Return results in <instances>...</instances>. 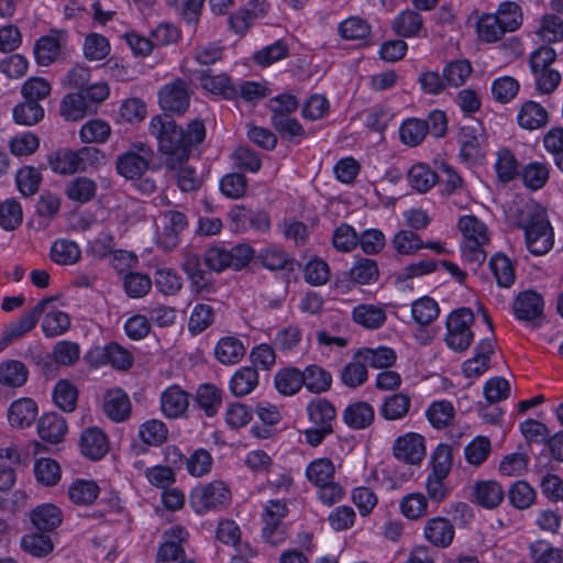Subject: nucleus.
<instances>
[{"label":"nucleus","mask_w":563,"mask_h":563,"mask_svg":"<svg viewBox=\"0 0 563 563\" xmlns=\"http://www.w3.org/2000/svg\"><path fill=\"white\" fill-rule=\"evenodd\" d=\"M150 133L158 142V151L164 156L166 169L175 172L177 185L181 191L198 189L200 183L194 168L188 167L191 148L200 144L206 136V128L201 120H192L186 130L173 118L154 117L150 123Z\"/></svg>","instance_id":"obj_1"},{"label":"nucleus","mask_w":563,"mask_h":563,"mask_svg":"<svg viewBox=\"0 0 563 563\" xmlns=\"http://www.w3.org/2000/svg\"><path fill=\"white\" fill-rule=\"evenodd\" d=\"M519 227L525 231L526 245L532 254L543 255L552 249L553 230L545 210L534 208Z\"/></svg>","instance_id":"obj_2"},{"label":"nucleus","mask_w":563,"mask_h":563,"mask_svg":"<svg viewBox=\"0 0 563 563\" xmlns=\"http://www.w3.org/2000/svg\"><path fill=\"white\" fill-rule=\"evenodd\" d=\"M253 253L247 244H239L231 250L213 246L205 252L203 262L208 268L218 273L227 268L241 269L250 263Z\"/></svg>","instance_id":"obj_3"},{"label":"nucleus","mask_w":563,"mask_h":563,"mask_svg":"<svg viewBox=\"0 0 563 563\" xmlns=\"http://www.w3.org/2000/svg\"><path fill=\"white\" fill-rule=\"evenodd\" d=\"M474 322V314L468 308L454 310L446 320L445 342L455 352H465L473 342L474 334L471 324Z\"/></svg>","instance_id":"obj_4"},{"label":"nucleus","mask_w":563,"mask_h":563,"mask_svg":"<svg viewBox=\"0 0 563 563\" xmlns=\"http://www.w3.org/2000/svg\"><path fill=\"white\" fill-rule=\"evenodd\" d=\"M153 157L154 152L148 145L134 144L131 150L118 156L117 170L126 179H140L148 170Z\"/></svg>","instance_id":"obj_5"},{"label":"nucleus","mask_w":563,"mask_h":563,"mask_svg":"<svg viewBox=\"0 0 563 563\" xmlns=\"http://www.w3.org/2000/svg\"><path fill=\"white\" fill-rule=\"evenodd\" d=\"M230 498L231 493L224 483L214 481L194 488L189 496V503L197 514H203L228 504Z\"/></svg>","instance_id":"obj_6"},{"label":"nucleus","mask_w":563,"mask_h":563,"mask_svg":"<svg viewBox=\"0 0 563 563\" xmlns=\"http://www.w3.org/2000/svg\"><path fill=\"white\" fill-rule=\"evenodd\" d=\"M159 104L166 112L163 117L170 114H184L189 108L190 93L187 84L183 79H176L165 85L158 93Z\"/></svg>","instance_id":"obj_7"},{"label":"nucleus","mask_w":563,"mask_h":563,"mask_svg":"<svg viewBox=\"0 0 563 563\" xmlns=\"http://www.w3.org/2000/svg\"><path fill=\"white\" fill-rule=\"evenodd\" d=\"M288 508L283 500H269L263 512V537L272 545L280 543L285 538V529L282 525L287 516Z\"/></svg>","instance_id":"obj_8"},{"label":"nucleus","mask_w":563,"mask_h":563,"mask_svg":"<svg viewBox=\"0 0 563 563\" xmlns=\"http://www.w3.org/2000/svg\"><path fill=\"white\" fill-rule=\"evenodd\" d=\"M393 454L406 464H420L426 456L424 438L415 432L398 437L393 445Z\"/></svg>","instance_id":"obj_9"},{"label":"nucleus","mask_w":563,"mask_h":563,"mask_svg":"<svg viewBox=\"0 0 563 563\" xmlns=\"http://www.w3.org/2000/svg\"><path fill=\"white\" fill-rule=\"evenodd\" d=\"M54 299V297L43 298L31 311L24 312L19 320L10 323L3 332V339L11 342L32 331L41 314L46 312L47 306Z\"/></svg>","instance_id":"obj_10"},{"label":"nucleus","mask_w":563,"mask_h":563,"mask_svg":"<svg viewBox=\"0 0 563 563\" xmlns=\"http://www.w3.org/2000/svg\"><path fill=\"white\" fill-rule=\"evenodd\" d=\"M246 347L235 335L222 336L214 346V358L225 366L239 364L245 356Z\"/></svg>","instance_id":"obj_11"},{"label":"nucleus","mask_w":563,"mask_h":563,"mask_svg":"<svg viewBox=\"0 0 563 563\" xmlns=\"http://www.w3.org/2000/svg\"><path fill=\"white\" fill-rule=\"evenodd\" d=\"M454 527L448 518L434 517L427 520L424 538L437 548H448L454 539Z\"/></svg>","instance_id":"obj_12"},{"label":"nucleus","mask_w":563,"mask_h":563,"mask_svg":"<svg viewBox=\"0 0 563 563\" xmlns=\"http://www.w3.org/2000/svg\"><path fill=\"white\" fill-rule=\"evenodd\" d=\"M81 453L90 460L102 459L109 451L108 438L97 427L86 429L79 440Z\"/></svg>","instance_id":"obj_13"},{"label":"nucleus","mask_w":563,"mask_h":563,"mask_svg":"<svg viewBox=\"0 0 563 563\" xmlns=\"http://www.w3.org/2000/svg\"><path fill=\"white\" fill-rule=\"evenodd\" d=\"M514 312L517 319L533 321L543 312V299L533 290L520 292L514 302Z\"/></svg>","instance_id":"obj_14"},{"label":"nucleus","mask_w":563,"mask_h":563,"mask_svg":"<svg viewBox=\"0 0 563 563\" xmlns=\"http://www.w3.org/2000/svg\"><path fill=\"white\" fill-rule=\"evenodd\" d=\"M129 396L120 388L108 390L103 399V411L108 418L115 422L126 420L131 415Z\"/></svg>","instance_id":"obj_15"},{"label":"nucleus","mask_w":563,"mask_h":563,"mask_svg":"<svg viewBox=\"0 0 563 563\" xmlns=\"http://www.w3.org/2000/svg\"><path fill=\"white\" fill-rule=\"evenodd\" d=\"M548 120L549 115L545 108L532 100L523 102L517 114V121L520 128L529 131L545 126Z\"/></svg>","instance_id":"obj_16"},{"label":"nucleus","mask_w":563,"mask_h":563,"mask_svg":"<svg viewBox=\"0 0 563 563\" xmlns=\"http://www.w3.org/2000/svg\"><path fill=\"white\" fill-rule=\"evenodd\" d=\"M181 267L198 292L210 291V275L202 268V263L198 254L191 252L186 253Z\"/></svg>","instance_id":"obj_17"},{"label":"nucleus","mask_w":563,"mask_h":563,"mask_svg":"<svg viewBox=\"0 0 563 563\" xmlns=\"http://www.w3.org/2000/svg\"><path fill=\"white\" fill-rule=\"evenodd\" d=\"M67 432L66 420L57 413H47L41 417L37 423L40 438L48 443H59Z\"/></svg>","instance_id":"obj_18"},{"label":"nucleus","mask_w":563,"mask_h":563,"mask_svg":"<svg viewBox=\"0 0 563 563\" xmlns=\"http://www.w3.org/2000/svg\"><path fill=\"white\" fill-rule=\"evenodd\" d=\"M30 519L37 531L49 532L62 523V511L52 504H43L30 512Z\"/></svg>","instance_id":"obj_19"},{"label":"nucleus","mask_w":563,"mask_h":563,"mask_svg":"<svg viewBox=\"0 0 563 563\" xmlns=\"http://www.w3.org/2000/svg\"><path fill=\"white\" fill-rule=\"evenodd\" d=\"M173 540L161 544L157 551L156 563H179L185 558L181 541L187 537V531L181 527L172 529Z\"/></svg>","instance_id":"obj_20"},{"label":"nucleus","mask_w":563,"mask_h":563,"mask_svg":"<svg viewBox=\"0 0 563 563\" xmlns=\"http://www.w3.org/2000/svg\"><path fill=\"white\" fill-rule=\"evenodd\" d=\"M459 143L461 145L460 157L464 162L474 164L483 156L478 139V129L476 126H462L459 133Z\"/></svg>","instance_id":"obj_21"},{"label":"nucleus","mask_w":563,"mask_h":563,"mask_svg":"<svg viewBox=\"0 0 563 563\" xmlns=\"http://www.w3.org/2000/svg\"><path fill=\"white\" fill-rule=\"evenodd\" d=\"M189 405V395L178 386L167 388L161 398L164 415L168 418L183 416Z\"/></svg>","instance_id":"obj_22"},{"label":"nucleus","mask_w":563,"mask_h":563,"mask_svg":"<svg viewBox=\"0 0 563 563\" xmlns=\"http://www.w3.org/2000/svg\"><path fill=\"white\" fill-rule=\"evenodd\" d=\"M37 415V406L31 398H21L11 404L8 419L12 427H30Z\"/></svg>","instance_id":"obj_23"},{"label":"nucleus","mask_w":563,"mask_h":563,"mask_svg":"<svg viewBox=\"0 0 563 563\" xmlns=\"http://www.w3.org/2000/svg\"><path fill=\"white\" fill-rule=\"evenodd\" d=\"M374 416V409L368 402L357 401L346 407L343 420L350 428L361 430L372 424Z\"/></svg>","instance_id":"obj_24"},{"label":"nucleus","mask_w":563,"mask_h":563,"mask_svg":"<svg viewBox=\"0 0 563 563\" xmlns=\"http://www.w3.org/2000/svg\"><path fill=\"white\" fill-rule=\"evenodd\" d=\"M476 503L485 508L497 507L504 499V490L495 481H482L473 486Z\"/></svg>","instance_id":"obj_25"},{"label":"nucleus","mask_w":563,"mask_h":563,"mask_svg":"<svg viewBox=\"0 0 563 563\" xmlns=\"http://www.w3.org/2000/svg\"><path fill=\"white\" fill-rule=\"evenodd\" d=\"M258 385V373L254 366L239 368L230 380V390L235 397L251 394Z\"/></svg>","instance_id":"obj_26"},{"label":"nucleus","mask_w":563,"mask_h":563,"mask_svg":"<svg viewBox=\"0 0 563 563\" xmlns=\"http://www.w3.org/2000/svg\"><path fill=\"white\" fill-rule=\"evenodd\" d=\"M197 78L203 89L210 91L213 95H221L224 98H234L238 96V89L231 84L229 76L221 74L217 76H210L206 71H196Z\"/></svg>","instance_id":"obj_27"},{"label":"nucleus","mask_w":563,"mask_h":563,"mask_svg":"<svg viewBox=\"0 0 563 563\" xmlns=\"http://www.w3.org/2000/svg\"><path fill=\"white\" fill-rule=\"evenodd\" d=\"M410 406V397L407 394L397 393L384 399L379 413L388 421L400 420L407 416Z\"/></svg>","instance_id":"obj_28"},{"label":"nucleus","mask_w":563,"mask_h":563,"mask_svg":"<svg viewBox=\"0 0 563 563\" xmlns=\"http://www.w3.org/2000/svg\"><path fill=\"white\" fill-rule=\"evenodd\" d=\"M90 111L91 106L81 91L68 93L60 102V114L68 121L81 120Z\"/></svg>","instance_id":"obj_29"},{"label":"nucleus","mask_w":563,"mask_h":563,"mask_svg":"<svg viewBox=\"0 0 563 563\" xmlns=\"http://www.w3.org/2000/svg\"><path fill=\"white\" fill-rule=\"evenodd\" d=\"M29 371L26 366L14 360H8L0 364V384L7 387H21L27 380Z\"/></svg>","instance_id":"obj_30"},{"label":"nucleus","mask_w":563,"mask_h":563,"mask_svg":"<svg viewBox=\"0 0 563 563\" xmlns=\"http://www.w3.org/2000/svg\"><path fill=\"white\" fill-rule=\"evenodd\" d=\"M355 358H362L366 365L374 368H387L394 365L396 353L393 349L386 346L378 349L365 347L355 354Z\"/></svg>","instance_id":"obj_31"},{"label":"nucleus","mask_w":563,"mask_h":563,"mask_svg":"<svg viewBox=\"0 0 563 563\" xmlns=\"http://www.w3.org/2000/svg\"><path fill=\"white\" fill-rule=\"evenodd\" d=\"M80 255L79 246L71 240H56L51 247V260L59 265H73L79 261Z\"/></svg>","instance_id":"obj_32"},{"label":"nucleus","mask_w":563,"mask_h":563,"mask_svg":"<svg viewBox=\"0 0 563 563\" xmlns=\"http://www.w3.org/2000/svg\"><path fill=\"white\" fill-rule=\"evenodd\" d=\"M24 552L35 558H44L53 552L54 543L48 534L32 532L21 539Z\"/></svg>","instance_id":"obj_33"},{"label":"nucleus","mask_w":563,"mask_h":563,"mask_svg":"<svg viewBox=\"0 0 563 563\" xmlns=\"http://www.w3.org/2000/svg\"><path fill=\"white\" fill-rule=\"evenodd\" d=\"M352 316L356 323L367 329H378L386 321L385 311L374 305H358Z\"/></svg>","instance_id":"obj_34"},{"label":"nucleus","mask_w":563,"mask_h":563,"mask_svg":"<svg viewBox=\"0 0 563 563\" xmlns=\"http://www.w3.org/2000/svg\"><path fill=\"white\" fill-rule=\"evenodd\" d=\"M408 181L417 191L427 192L438 183V174L426 164H416L408 172Z\"/></svg>","instance_id":"obj_35"},{"label":"nucleus","mask_w":563,"mask_h":563,"mask_svg":"<svg viewBox=\"0 0 563 563\" xmlns=\"http://www.w3.org/2000/svg\"><path fill=\"white\" fill-rule=\"evenodd\" d=\"M302 377H305L303 385L311 393H324L331 387V374L318 365L307 366L302 372Z\"/></svg>","instance_id":"obj_36"},{"label":"nucleus","mask_w":563,"mask_h":563,"mask_svg":"<svg viewBox=\"0 0 563 563\" xmlns=\"http://www.w3.org/2000/svg\"><path fill=\"white\" fill-rule=\"evenodd\" d=\"M495 170L498 180L501 183H509L519 176V163L510 150L501 148L498 151Z\"/></svg>","instance_id":"obj_37"},{"label":"nucleus","mask_w":563,"mask_h":563,"mask_svg":"<svg viewBox=\"0 0 563 563\" xmlns=\"http://www.w3.org/2000/svg\"><path fill=\"white\" fill-rule=\"evenodd\" d=\"M423 21L417 11L405 10L393 21V30L400 36L409 37L418 34L422 29Z\"/></svg>","instance_id":"obj_38"},{"label":"nucleus","mask_w":563,"mask_h":563,"mask_svg":"<svg viewBox=\"0 0 563 563\" xmlns=\"http://www.w3.org/2000/svg\"><path fill=\"white\" fill-rule=\"evenodd\" d=\"M231 218L234 222L241 223L243 228L246 224L261 232H266L269 229V217L263 211H247L243 207H235L231 212Z\"/></svg>","instance_id":"obj_39"},{"label":"nucleus","mask_w":563,"mask_h":563,"mask_svg":"<svg viewBox=\"0 0 563 563\" xmlns=\"http://www.w3.org/2000/svg\"><path fill=\"white\" fill-rule=\"evenodd\" d=\"M302 372L295 367L279 371L275 376L277 390L286 396L295 395L303 385Z\"/></svg>","instance_id":"obj_40"},{"label":"nucleus","mask_w":563,"mask_h":563,"mask_svg":"<svg viewBox=\"0 0 563 563\" xmlns=\"http://www.w3.org/2000/svg\"><path fill=\"white\" fill-rule=\"evenodd\" d=\"M309 420L316 427H332L336 412L334 406L327 399L311 401L307 407Z\"/></svg>","instance_id":"obj_41"},{"label":"nucleus","mask_w":563,"mask_h":563,"mask_svg":"<svg viewBox=\"0 0 563 563\" xmlns=\"http://www.w3.org/2000/svg\"><path fill=\"white\" fill-rule=\"evenodd\" d=\"M97 184L88 177H77L66 187V196L80 203H85L95 198Z\"/></svg>","instance_id":"obj_42"},{"label":"nucleus","mask_w":563,"mask_h":563,"mask_svg":"<svg viewBox=\"0 0 563 563\" xmlns=\"http://www.w3.org/2000/svg\"><path fill=\"white\" fill-rule=\"evenodd\" d=\"M13 119L16 124L31 126L37 124L44 118V109L37 102L24 100L13 108Z\"/></svg>","instance_id":"obj_43"},{"label":"nucleus","mask_w":563,"mask_h":563,"mask_svg":"<svg viewBox=\"0 0 563 563\" xmlns=\"http://www.w3.org/2000/svg\"><path fill=\"white\" fill-rule=\"evenodd\" d=\"M77 155L71 150H59L54 154L49 155L48 164L49 167L58 174L70 175L80 172Z\"/></svg>","instance_id":"obj_44"},{"label":"nucleus","mask_w":563,"mask_h":563,"mask_svg":"<svg viewBox=\"0 0 563 563\" xmlns=\"http://www.w3.org/2000/svg\"><path fill=\"white\" fill-rule=\"evenodd\" d=\"M459 229L464 236L463 242L488 243L486 225L475 216H464L459 221Z\"/></svg>","instance_id":"obj_45"},{"label":"nucleus","mask_w":563,"mask_h":563,"mask_svg":"<svg viewBox=\"0 0 563 563\" xmlns=\"http://www.w3.org/2000/svg\"><path fill=\"white\" fill-rule=\"evenodd\" d=\"M139 435L145 444L159 446L167 440L168 429L163 421L152 419L141 424Z\"/></svg>","instance_id":"obj_46"},{"label":"nucleus","mask_w":563,"mask_h":563,"mask_svg":"<svg viewBox=\"0 0 563 563\" xmlns=\"http://www.w3.org/2000/svg\"><path fill=\"white\" fill-rule=\"evenodd\" d=\"M378 276L377 263L372 258L358 257L350 269L351 279L362 285L376 282Z\"/></svg>","instance_id":"obj_47"},{"label":"nucleus","mask_w":563,"mask_h":563,"mask_svg":"<svg viewBox=\"0 0 563 563\" xmlns=\"http://www.w3.org/2000/svg\"><path fill=\"white\" fill-rule=\"evenodd\" d=\"M440 313L437 301L431 297H422L413 301L411 306V314L419 324L427 325L433 322Z\"/></svg>","instance_id":"obj_48"},{"label":"nucleus","mask_w":563,"mask_h":563,"mask_svg":"<svg viewBox=\"0 0 563 563\" xmlns=\"http://www.w3.org/2000/svg\"><path fill=\"white\" fill-rule=\"evenodd\" d=\"M60 53V43L54 36H42L36 41L34 55L41 66L51 65Z\"/></svg>","instance_id":"obj_49"},{"label":"nucleus","mask_w":563,"mask_h":563,"mask_svg":"<svg viewBox=\"0 0 563 563\" xmlns=\"http://www.w3.org/2000/svg\"><path fill=\"white\" fill-rule=\"evenodd\" d=\"M196 400L205 413L212 417L221 406V390L211 384L201 385L197 390Z\"/></svg>","instance_id":"obj_50"},{"label":"nucleus","mask_w":563,"mask_h":563,"mask_svg":"<svg viewBox=\"0 0 563 563\" xmlns=\"http://www.w3.org/2000/svg\"><path fill=\"white\" fill-rule=\"evenodd\" d=\"M334 464L329 459H318L311 462L306 470V476L316 486L332 481L334 476Z\"/></svg>","instance_id":"obj_51"},{"label":"nucleus","mask_w":563,"mask_h":563,"mask_svg":"<svg viewBox=\"0 0 563 563\" xmlns=\"http://www.w3.org/2000/svg\"><path fill=\"white\" fill-rule=\"evenodd\" d=\"M99 487L92 481H77L68 490L70 500L77 505H91L98 497Z\"/></svg>","instance_id":"obj_52"},{"label":"nucleus","mask_w":563,"mask_h":563,"mask_svg":"<svg viewBox=\"0 0 563 563\" xmlns=\"http://www.w3.org/2000/svg\"><path fill=\"white\" fill-rule=\"evenodd\" d=\"M69 316L59 310L47 311L42 322L43 332L47 338L62 335L69 329Z\"/></svg>","instance_id":"obj_53"},{"label":"nucleus","mask_w":563,"mask_h":563,"mask_svg":"<svg viewBox=\"0 0 563 563\" xmlns=\"http://www.w3.org/2000/svg\"><path fill=\"white\" fill-rule=\"evenodd\" d=\"M214 321V311L211 306L198 303L194 307L189 321L188 330L191 334H200L208 329Z\"/></svg>","instance_id":"obj_54"},{"label":"nucleus","mask_w":563,"mask_h":563,"mask_svg":"<svg viewBox=\"0 0 563 563\" xmlns=\"http://www.w3.org/2000/svg\"><path fill=\"white\" fill-rule=\"evenodd\" d=\"M54 401L64 411L75 410L78 399V390L75 385L66 379L59 380L54 389Z\"/></svg>","instance_id":"obj_55"},{"label":"nucleus","mask_w":563,"mask_h":563,"mask_svg":"<svg viewBox=\"0 0 563 563\" xmlns=\"http://www.w3.org/2000/svg\"><path fill=\"white\" fill-rule=\"evenodd\" d=\"M489 267L500 287H509L515 282V272L510 260L503 254L493 256Z\"/></svg>","instance_id":"obj_56"},{"label":"nucleus","mask_w":563,"mask_h":563,"mask_svg":"<svg viewBox=\"0 0 563 563\" xmlns=\"http://www.w3.org/2000/svg\"><path fill=\"white\" fill-rule=\"evenodd\" d=\"M453 465V450L452 446L445 443H440L431 454V472L440 476L448 477Z\"/></svg>","instance_id":"obj_57"},{"label":"nucleus","mask_w":563,"mask_h":563,"mask_svg":"<svg viewBox=\"0 0 563 563\" xmlns=\"http://www.w3.org/2000/svg\"><path fill=\"white\" fill-rule=\"evenodd\" d=\"M428 133V125L423 120L409 119L405 121L399 130L400 140L410 146L420 144Z\"/></svg>","instance_id":"obj_58"},{"label":"nucleus","mask_w":563,"mask_h":563,"mask_svg":"<svg viewBox=\"0 0 563 563\" xmlns=\"http://www.w3.org/2000/svg\"><path fill=\"white\" fill-rule=\"evenodd\" d=\"M23 219L21 205L13 199L0 203V227L5 231L16 229Z\"/></svg>","instance_id":"obj_59"},{"label":"nucleus","mask_w":563,"mask_h":563,"mask_svg":"<svg viewBox=\"0 0 563 563\" xmlns=\"http://www.w3.org/2000/svg\"><path fill=\"white\" fill-rule=\"evenodd\" d=\"M111 133L110 125L102 120H91L86 122L79 132L80 140L84 143H104Z\"/></svg>","instance_id":"obj_60"},{"label":"nucleus","mask_w":563,"mask_h":563,"mask_svg":"<svg viewBox=\"0 0 563 563\" xmlns=\"http://www.w3.org/2000/svg\"><path fill=\"white\" fill-rule=\"evenodd\" d=\"M426 415L434 428L443 429L453 420L454 408L450 401H435L428 408Z\"/></svg>","instance_id":"obj_61"},{"label":"nucleus","mask_w":563,"mask_h":563,"mask_svg":"<svg viewBox=\"0 0 563 563\" xmlns=\"http://www.w3.org/2000/svg\"><path fill=\"white\" fill-rule=\"evenodd\" d=\"M508 497L514 507L527 509L533 504L536 492L527 482L517 481L509 488Z\"/></svg>","instance_id":"obj_62"},{"label":"nucleus","mask_w":563,"mask_h":563,"mask_svg":"<svg viewBox=\"0 0 563 563\" xmlns=\"http://www.w3.org/2000/svg\"><path fill=\"white\" fill-rule=\"evenodd\" d=\"M499 23L505 32L516 31L522 23V13L520 7L515 2H504L499 5L496 13Z\"/></svg>","instance_id":"obj_63"},{"label":"nucleus","mask_w":563,"mask_h":563,"mask_svg":"<svg viewBox=\"0 0 563 563\" xmlns=\"http://www.w3.org/2000/svg\"><path fill=\"white\" fill-rule=\"evenodd\" d=\"M530 551L534 563H563L562 550L545 541H536L530 545Z\"/></svg>","instance_id":"obj_64"}]
</instances>
